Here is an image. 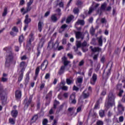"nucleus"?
Instances as JSON below:
<instances>
[{
    "instance_id": "nucleus-46",
    "label": "nucleus",
    "mask_w": 125,
    "mask_h": 125,
    "mask_svg": "<svg viewBox=\"0 0 125 125\" xmlns=\"http://www.w3.org/2000/svg\"><path fill=\"white\" fill-rule=\"evenodd\" d=\"M47 123H48L47 119H45L43 120V121L42 122V124H43V125H46L47 124Z\"/></svg>"
},
{
    "instance_id": "nucleus-7",
    "label": "nucleus",
    "mask_w": 125,
    "mask_h": 125,
    "mask_svg": "<svg viewBox=\"0 0 125 125\" xmlns=\"http://www.w3.org/2000/svg\"><path fill=\"white\" fill-rule=\"evenodd\" d=\"M75 98H76V96H75L74 94H72L70 96V101L71 103H72V104H76V103H77V101L75 99Z\"/></svg>"
},
{
    "instance_id": "nucleus-39",
    "label": "nucleus",
    "mask_w": 125,
    "mask_h": 125,
    "mask_svg": "<svg viewBox=\"0 0 125 125\" xmlns=\"http://www.w3.org/2000/svg\"><path fill=\"white\" fill-rule=\"evenodd\" d=\"M67 27H68V25H67V24H63L61 27V29H62V31H64V30H65V29H66Z\"/></svg>"
},
{
    "instance_id": "nucleus-58",
    "label": "nucleus",
    "mask_w": 125,
    "mask_h": 125,
    "mask_svg": "<svg viewBox=\"0 0 125 125\" xmlns=\"http://www.w3.org/2000/svg\"><path fill=\"white\" fill-rule=\"evenodd\" d=\"M119 122L122 123V122H124V117L121 116L119 117Z\"/></svg>"
},
{
    "instance_id": "nucleus-54",
    "label": "nucleus",
    "mask_w": 125,
    "mask_h": 125,
    "mask_svg": "<svg viewBox=\"0 0 125 125\" xmlns=\"http://www.w3.org/2000/svg\"><path fill=\"white\" fill-rule=\"evenodd\" d=\"M86 45H87V43L86 42L84 41L83 43H82V46L84 47V46H86ZM89 45V44L88 45V46Z\"/></svg>"
},
{
    "instance_id": "nucleus-56",
    "label": "nucleus",
    "mask_w": 125,
    "mask_h": 125,
    "mask_svg": "<svg viewBox=\"0 0 125 125\" xmlns=\"http://www.w3.org/2000/svg\"><path fill=\"white\" fill-rule=\"evenodd\" d=\"M25 3V0H21L20 2V5H23Z\"/></svg>"
},
{
    "instance_id": "nucleus-47",
    "label": "nucleus",
    "mask_w": 125,
    "mask_h": 125,
    "mask_svg": "<svg viewBox=\"0 0 125 125\" xmlns=\"http://www.w3.org/2000/svg\"><path fill=\"white\" fill-rule=\"evenodd\" d=\"M74 110H75V108L74 107H69L68 109V111L70 113H71V112H74Z\"/></svg>"
},
{
    "instance_id": "nucleus-4",
    "label": "nucleus",
    "mask_w": 125,
    "mask_h": 125,
    "mask_svg": "<svg viewBox=\"0 0 125 125\" xmlns=\"http://www.w3.org/2000/svg\"><path fill=\"white\" fill-rule=\"evenodd\" d=\"M26 1H27V6L26 8L25 9L26 11L24 12V13H28L29 11H30L32 9V8L31 7V5L32 3H33V1H34L33 0H26Z\"/></svg>"
},
{
    "instance_id": "nucleus-32",
    "label": "nucleus",
    "mask_w": 125,
    "mask_h": 125,
    "mask_svg": "<svg viewBox=\"0 0 125 125\" xmlns=\"http://www.w3.org/2000/svg\"><path fill=\"white\" fill-rule=\"evenodd\" d=\"M23 42H24V36H23V35H21L19 38V42L21 43Z\"/></svg>"
},
{
    "instance_id": "nucleus-37",
    "label": "nucleus",
    "mask_w": 125,
    "mask_h": 125,
    "mask_svg": "<svg viewBox=\"0 0 125 125\" xmlns=\"http://www.w3.org/2000/svg\"><path fill=\"white\" fill-rule=\"evenodd\" d=\"M76 45H77V47L78 48H79V47H81V46H82V44L81 42L77 41L76 42Z\"/></svg>"
},
{
    "instance_id": "nucleus-12",
    "label": "nucleus",
    "mask_w": 125,
    "mask_h": 125,
    "mask_svg": "<svg viewBox=\"0 0 125 125\" xmlns=\"http://www.w3.org/2000/svg\"><path fill=\"white\" fill-rule=\"evenodd\" d=\"M61 0H57L56 1V3L57 5H58L59 7H64V3L62 1H60Z\"/></svg>"
},
{
    "instance_id": "nucleus-10",
    "label": "nucleus",
    "mask_w": 125,
    "mask_h": 125,
    "mask_svg": "<svg viewBox=\"0 0 125 125\" xmlns=\"http://www.w3.org/2000/svg\"><path fill=\"white\" fill-rule=\"evenodd\" d=\"M28 101V102H27ZM32 102V98H30L29 100L28 101V98H26L24 100V103H25V107H28V106L31 104Z\"/></svg>"
},
{
    "instance_id": "nucleus-16",
    "label": "nucleus",
    "mask_w": 125,
    "mask_h": 125,
    "mask_svg": "<svg viewBox=\"0 0 125 125\" xmlns=\"http://www.w3.org/2000/svg\"><path fill=\"white\" fill-rule=\"evenodd\" d=\"M38 27L39 32H42V28H43V22L39 21Z\"/></svg>"
},
{
    "instance_id": "nucleus-22",
    "label": "nucleus",
    "mask_w": 125,
    "mask_h": 125,
    "mask_svg": "<svg viewBox=\"0 0 125 125\" xmlns=\"http://www.w3.org/2000/svg\"><path fill=\"white\" fill-rule=\"evenodd\" d=\"M17 115H18V111L17 110H14L12 111L11 115L13 118H16Z\"/></svg>"
},
{
    "instance_id": "nucleus-13",
    "label": "nucleus",
    "mask_w": 125,
    "mask_h": 125,
    "mask_svg": "<svg viewBox=\"0 0 125 125\" xmlns=\"http://www.w3.org/2000/svg\"><path fill=\"white\" fill-rule=\"evenodd\" d=\"M75 25H81V26H83V25H84V21L83 20H78L76 21Z\"/></svg>"
},
{
    "instance_id": "nucleus-55",
    "label": "nucleus",
    "mask_w": 125,
    "mask_h": 125,
    "mask_svg": "<svg viewBox=\"0 0 125 125\" xmlns=\"http://www.w3.org/2000/svg\"><path fill=\"white\" fill-rule=\"evenodd\" d=\"M83 64H84V61H83V60H82L80 62H79V66H83Z\"/></svg>"
},
{
    "instance_id": "nucleus-2",
    "label": "nucleus",
    "mask_w": 125,
    "mask_h": 125,
    "mask_svg": "<svg viewBox=\"0 0 125 125\" xmlns=\"http://www.w3.org/2000/svg\"><path fill=\"white\" fill-rule=\"evenodd\" d=\"M115 98H116V97L113 93H109L108 95V104L110 106L115 105Z\"/></svg>"
},
{
    "instance_id": "nucleus-25",
    "label": "nucleus",
    "mask_w": 125,
    "mask_h": 125,
    "mask_svg": "<svg viewBox=\"0 0 125 125\" xmlns=\"http://www.w3.org/2000/svg\"><path fill=\"white\" fill-rule=\"evenodd\" d=\"M25 66V63L24 62H22L20 65V67L21 69V71H22V70H23V72H24V67Z\"/></svg>"
},
{
    "instance_id": "nucleus-29",
    "label": "nucleus",
    "mask_w": 125,
    "mask_h": 125,
    "mask_svg": "<svg viewBox=\"0 0 125 125\" xmlns=\"http://www.w3.org/2000/svg\"><path fill=\"white\" fill-rule=\"evenodd\" d=\"M9 123H10L11 125H15V120L13 119V118H10L9 119Z\"/></svg>"
},
{
    "instance_id": "nucleus-33",
    "label": "nucleus",
    "mask_w": 125,
    "mask_h": 125,
    "mask_svg": "<svg viewBox=\"0 0 125 125\" xmlns=\"http://www.w3.org/2000/svg\"><path fill=\"white\" fill-rule=\"evenodd\" d=\"M21 13H22V15H24L26 14V13H25L26 9H25V8H21Z\"/></svg>"
},
{
    "instance_id": "nucleus-18",
    "label": "nucleus",
    "mask_w": 125,
    "mask_h": 125,
    "mask_svg": "<svg viewBox=\"0 0 125 125\" xmlns=\"http://www.w3.org/2000/svg\"><path fill=\"white\" fill-rule=\"evenodd\" d=\"M90 48H91V51L92 52H99L101 49L98 47H94L93 48L92 46H90Z\"/></svg>"
},
{
    "instance_id": "nucleus-64",
    "label": "nucleus",
    "mask_w": 125,
    "mask_h": 125,
    "mask_svg": "<svg viewBox=\"0 0 125 125\" xmlns=\"http://www.w3.org/2000/svg\"><path fill=\"white\" fill-rule=\"evenodd\" d=\"M52 125H57V120H54Z\"/></svg>"
},
{
    "instance_id": "nucleus-9",
    "label": "nucleus",
    "mask_w": 125,
    "mask_h": 125,
    "mask_svg": "<svg viewBox=\"0 0 125 125\" xmlns=\"http://www.w3.org/2000/svg\"><path fill=\"white\" fill-rule=\"evenodd\" d=\"M76 39H81L82 40H83V34L80 32H77L76 33Z\"/></svg>"
},
{
    "instance_id": "nucleus-5",
    "label": "nucleus",
    "mask_w": 125,
    "mask_h": 125,
    "mask_svg": "<svg viewBox=\"0 0 125 125\" xmlns=\"http://www.w3.org/2000/svg\"><path fill=\"white\" fill-rule=\"evenodd\" d=\"M47 65H48V61L45 60L43 61V63L41 64V69L42 71H44L45 69H46V67H47Z\"/></svg>"
},
{
    "instance_id": "nucleus-6",
    "label": "nucleus",
    "mask_w": 125,
    "mask_h": 125,
    "mask_svg": "<svg viewBox=\"0 0 125 125\" xmlns=\"http://www.w3.org/2000/svg\"><path fill=\"white\" fill-rule=\"evenodd\" d=\"M62 61L65 66H67V65H69V64L71 63V62L68 61V59L66 57H62Z\"/></svg>"
},
{
    "instance_id": "nucleus-36",
    "label": "nucleus",
    "mask_w": 125,
    "mask_h": 125,
    "mask_svg": "<svg viewBox=\"0 0 125 125\" xmlns=\"http://www.w3.org/2000/svg\"><path fill=\"white\" fill-rule=\"evenodd\" d=\"M94 32H95V30L94 28H93V27H91L90 29V33L92 35H94Z\"/></svg>"
},
{
    "instance_id": "nucleus-63",
    "label": "nucleus",
    "mask_w": 125,
    "mask_h": 125,
    "mask_svg": "<svg viewBox=\"0 0 125 125\" xmlns=\"http://www.w3.org/2000/svg\"><path fill=\"white\" fill-rule=\"evenodd\" d=\"M21 60H26V59H27V57L26 56H23L22 57H21Z\"/></svg>"
},
{
    "instance_id": "nucleus-1",
    "label": "nucleus",
    "mask_w": 125,
    "mask_h": 125,
    "mask_svg": "<svg viewBox=\"0 0 125 125\" xmlns=\"http://www.w3.org/2000/svg\"><path fill=\"white\" fill-rule=\"evenodd\" d=\"M58 46H59V42H58V40H57L55 43L53 42V40H51L48 43L47 48L49 49H52V48L55 49Z\"/></svg>"
},
{
    "instance_id": "nucleus-28",
    "label": "nucleus",
    "mask_w": 125,
    "mask_h": 125,
    "mask_svg": "<svg viewBox=\"0 0 125 125\" xmlns=\"http://www.w3.org/2000/svg\"><path fill=\"white\" fill-rule=\"evenodd\" d=\"M99 114L101 118H103L105 116V112H104V110H100L99 112Z\"/></svg>"
},
{
    "instance_id": "nucleus-61",
    "label": "nucleus",
    "mask_w": 125,
    "mask_h": 125,
    "mask_svg": "<svg viewBox=\"0 0 125 125\" xmlns=\"http://www.w3.org/2000/svg\"><path fill=\"white\" fill-rule=\"evenodd\" d=\"M86 90H87V92H89V93H90V92H91V90H92L91 87L89 86L88 89Z\"/></svg>"
},
{
    "instance_id": "nucleus-20",
    "label": "nucleus",
    "mask_w": 125,
    "mask_h": 125,
    "mask_svg": "<svg viewBox=\"0 0 125 125\" xmlns=\"http://www.w3.org/2000/svg\"><path fill=\"white\" fill-rule=\"evenodd\" d=\"M89 93L88 92H87V90H85L83 92V97L84 98H87V97H89Z\"/></svg>"
},
{
    "instance_id": "nucleus-62",
    "label": "nucleus",
    "mask_w": 125,
    "mask_h": 125,
    "mask_svg": "<svg viewBox=\"0 0 125 125\" xmlns=\"http://www.w3.org/2000/svg\"><path fill=\"white\" fill-rule=\"evenodd\" d=\"M50 77V75L49 73H47L45 76V79L46 80H47V79H49Z\"/></svg>"
},
{
    "instance_id": "nucleus-11",
    "label": "nucleus",
    "mask_w": 125,
    "mask_h": 125,
    "mask_svg": "<svg viewBox=\"0 0 125 125\" xmlns=\"http://www.w3.org/2000/svg\"><path fill=\"white\" fill-rule=\"evenodd\" d=\"M21 96L22 94L20 90H18L16 91L15 96L17 99H20V98H21Z\"/></svg>"
},
{
    "instance_id": "nucleus-49",
    "label": "nucleus",
    "mask_w": 125,
    "mask_h": 125,
    "mask_svg": "<svg viewBox=\"0 0 125 125\" xmlns=\"http://www.w3.org/2000/svg\"><path fill=\"white\" fill-rule=\"evenodd\" d=\"M62 90H68V87L67 86H62L61 87Z\"/></svg>"
},
{
    "instance_id": "nucleus-24",
    "label": "nucleus",
    "mask_w": 125,
    "mask_h": 125,
    "mask_svg": "<svg viewBox=\"0 0 125 125\" xmlns=\"http://www.w3.org/2000/svg\"><path fill=\"white\" fill-rule=\"evenodd\" d=\"M73 82L74 80H73L72 78L66 79V83H67L68 85L71 84V83H73Z\"/></svg>"
},
{
    "instance_id": "nucleus-8",
    "label": "nucleus",
    "mask_w": 125,
    "mask_h": 125,
    "mask_svg": "<svg viewBox=\"0 0 125 125\" xmlns=\"http://www.w3.org/2000/svg\"><path fill=\"white\" fill-rule=\"evenodd\" d=\"M97 80V75L95 74H94L93 75L92 79H91L90 83L91 84H94Z\"/></svg>"
},
{
    "instance_id": "nucleus-3",
    "label": "nucleus",
    "mask_w": 125,
    "mask_h": 125,
    "mask_svg": "<svg viewBox=\"0 0 125 125\" xmlns=\"http://www.w3.org/2000/svg\"><path fill=\"white\" fill-rule=\"evenodd\" d=\"M13 57L12 56V52L10 51L9 53H7V58L5 62V66L8 67L9 66V63L12 61Z\"/></svg>"
},
{
    "instance_id": "nucleus-60",
    "label": "nucleus",
    "mask_w": 125,
    "mask_h": 125,
    "mask_svg": "<svg viewBox=\"0 0 125 125\" xmlns=\"http://www.w3.org/2000/svg\"><path fill=\"white\" fill-rule=\"evenodd\" d=\"M123 93H124V90H120V92L118 94L119 96L120 97L122 96V94H123Z\"/></svg>"
},
{
    "instance_id": "nucleus-59",
    "label": "nucleus",
    "mask_w": 125,
    "mask_h": 125,
    "mask_svg": "<svg viewBox=\"0 0 125 125\" xmlns=\"http://www.w3.org/2000/svg\"><path fill=\"white\" fill-rule=\"evenodd\" d=\"M58 48V50H62V49H63L64 47H63V46H58L57 47Z\"/></svg>"
},
{
    "instance_id": "nucleus-14",
    "label": "nucleus",
    "mask_w": 125,
    "mask_h": 125,
    "mask_svg": "<svg viewBox=\"0 0 125 125\" xmlns=\"http://www.w3.org/2000/svg\"><path fill=\"white\" fill-rule=\"evenodd\" d=\"M31 22V19L29 18V15H26L25 17L24 23L25 24H28Z\"/></svg>"
},
{
    "instance_id": "nucleus-44",
    "label": "nucleus",
    "mask_w": 125,
    "mask_h": 125,
    "mask_svg": "<svg viewBox=\"0 0 125 125\" xmlns=\"http://www.w3.org/2000/svg\"><path fill=\"white\" fill-rule=\"evenodd\" d=\"M56 12L57 13H58V15H59V16H61V9H60V8H58L56 10Z\"/></svg>"
},
{
    "instance_id": "nucleus-17",
    "label": "nucleus",
    "mask_w": 125,
    "mask_h": 125,
    "mask_svg": "<svg viewBox=\"0 0 125 125\" xmlns=\"http://www.w3.org/2000/svg\"><path fill=\"white\" fill-rule=\"evenodd\" d=\"M23 69L21 70L19 72V76L18 78V81L19 82H21L23 79Z\"/></svg>"
},
{
    "instance_id": "nucleus-57",
    "label": "nucleus",
    "mask_w": 125,
    "mask_h": 125,
    "mask_svg": "<svg viewBox=\"0 0 125 125\" xmlns=\"http://www.w3.org/2000/svg\"><path fill=\"white\" fill-rule=\"evenodd\" d=\"M67 43V40L66 39H64L62 41V44H66Z\"/></svg>"
},
{
    "instance_id": "nucleus-35",
    "label": "nucleus",
    "mask_w": 125,
    "mask_h": 125,
    "mask_svg": "<svg viewBox=\"0 0 125 125\" xmlns=\"http://www.w3.org/2000/svg\"><path fill=\"white\" fill-rule=\"evenodd\" d=\"M42 46H43V40L42 39L41 41L39 43V48H40L42 47Z\"/></svg>"
},
{
    "instance_id": "nucleus-42",
    "label": "nucleus",
    "mask_w": 125,
    "mask_h": 125,
    "mask_svg": "<svg viewBox=\"0 0 125 125\" xmlns=\"http://www.w3.org/2000/svg\"><path fill=\"white\" fill-rule=\"evenodd\" d=\"M76 4L77 5H78V6H80V5H82L83 4V2L80 0H78L77 1Z\"/></svg>"
},
{
    "instance_id": "nucleus-43",
    "label": "nucleus",
    "mask_w": 125,
    "mask_h": 125,
    "mask_svg": "<svg viewBox=\"0 0 125 125\" xmlns=\"http://www.w3.org/2000/svg\"><path fill=\"white\" fill-rule=\"evenodd\" d=\"M32 121H34V122H36L38 120V116L37 115H35L31 119Z\"/></svg>"
},
{
    "instance_id": "nucleus-45",
    "label": "nucleus",
    "mask_w": 125,
    "mask_h": 125,
    "mask_svg": "<svg viewBox=\"0 0 125 125\" xmlns=\"http://www.w3.org/2000/svg\"><path fill=\"white\" fill-rule=\"evenodd\" d=\"M104 123H103V121H98L97 122V125H103Z\"/></svg>"
},
{
    "instance_id": "nucleus-38",
    "label": "nucleus",
    "mask_w": 125,
    "mask_h": 125,
    "mask_svg": "<svg viewBox=\"0 0 125 125\" xmlns=\"http://www.w3.org/2000/svg\"><path fill=\"white\" fill-rule=\"evenodd\" d=\"M7 81H8V78L3 77H2L1 82H2L3 83H6V82H7Z\"/></svg>"
},
{
    "instance_id": "nucleus-27",
    "label": "nucleus",
    "mask_w": 125,
    "mask_h": 125,
    "mask_svg": "<svg viewBox=\"0 0 125 125\" xmlns=\"http://www.w3.org/2000/svg\"><path fill=\"white\" fill-rule=\"evenodd\" d=\"M65 68H66V66L65 65H63L61 67L60 70V74H63L64 73V71L65 70Z\"/></svg>"
},
{
    "instance_id": "nucleus-50",
    "label": "nucleus",
    "mask_w": 125,
    "mask_h": 125,
    "mask_svg": "<svg viewBox=\"0 0 125 125\" xmlns=\"http://www.w3.org/2000/svg\"><path fill=\"white\" fill-rule=\"evenodd\" d=\"M12 31H13V32H16V33H18V28L15 26L12 28Z\"/></svg>"
},
{
    "instance_id": "nucleus-15",
    "label": "nucleus",
    "mask_w": 125,
    "mask_h": 125,
    "mask_svg": "<svg viewBox=\"0 0 125 125\" xmlns=\"http://www.w3.org/2000/svg\"><path fill=\"white\" fill-rule=\"evenodd\" d=\"M34 41V36L33 35V34H31L29 36V40L27 42V44L28 45H31V43L32 42Z\"/></svg>"
},
{
    "instance_id": "nucleus-21",
    "label": "nucleus",
    "mask_w": 125,
    "mask_h": 125,
    "mask_svg": "<svg viewBox=\"0 0 125 125\" xmlns=\"http://www.w3.org/2000/svg\"><path fill=\"white\" fill-rule=\"evenodd\" d=\"M56 15L57 14H53L51 16V19L52 22H56V21H57L58 19H57V17H56Z\"/></svg>"
},
{
    "instance_id": "nucleus-34",
    "label": "nucleus",
    "mask_w": 125,
    "mask_h": 125,
    "mask_svg": "<svg viewBox=\"0 0 125 125\" xmlns=\"http://www.w3.org/2000/svg\"><path fill=\"white\" fill-rule=\"evenodd\" d=\"M39 73H40V67H37L35 70V75L36 76H38L39 75Z\"/></svg>"
},
{
    "instance_id": "nucleus-52",
    "label": "nucleus",
    "mask_w": 125,
    "mask_h": 125,
    "mask_svg": "<svg viewBox=\"0 0 125 125\" xmlns=\"http://www.w3.org/2000/svg\"><path fill=\"white\" fill-rule=\"evenodd\" d=\"M92 71H93V69L92 68H90L89 70V72H88V76H89L90 77L91 76V75L92 74Z\"/></svg>"
},
{
    "instance_id": "nucleus-48",
    "label": "nucleus",
    "mask_w": 125,
    "mask_h": 125,
    "mask_svg": "<svg viewBox=\"0 0 125 125\" xmlns=\"http://www.w3.org/2000/svg\"><path fill=\"white\" fill-rule=\"evenodd\" d=\"M101 22L102 23H106L107 21H106V19H105L104 18L101 19Z\"/></svg>"
},
{
    "instance_id": "nucleus-26",
    "label": "nucleus",
    "mask_w": 125,
    "mask_h": 125,
    "mask_svg": "<svg viewBox=\"0 0 125 125\" xmlns=\"http://www.w3.org/2000/svg\"><path fill=\"white\" fill-rule=\"evenodd\" d=\"M106 6H107V3L104 2L102 4L101 9L104 11L106 10Z\"/></svg>"
},
{
    "instance_id": "nucleus-41",
    "label": "nucleus",
    "mask_w": 125,
    "mask_h": 125,
    "mask_svg": "<svg viewBox=\"0 0 125 125\" xmlns=\"http://www.w3.org/2000/svg\"><path fill=\"white\" fill-rule=\"evenodd\" d=\"M59 104V102L55 100L54 104V108L55 109L56 108V106Z\"/></svg>"
},
{
    "instance_id": "nucleus-53",
    "label": "nucleus",
    "mask_w": 125,
    "mask_h": 125,
    "mask_svg": "<svg viewBox=\"0 0 125 125\" xmlns=\"http://www.w3.org/2000/svg\"><path fill=\"white\" fill-rule=\"evenodd\" d=\"M94 9V8L91 7L89 8V10L88 11V14H90V13H91L92 12V11H93V10Z\"/></svg>"
},
{
    "instance_id": "nucleus-40",
    "label": "nucleus",
    "mask_w": 125,
    "mask_h": 125,
    "mask_svg": "<svg viewBox=\"0 0 125 125\" xmlns=\"http://www.w3.org/2000/svg\"><path fill=\"white\" fill-rule=\"evenodd\" d=\"M73 12L75 14H78L79 13V8H75L73 10Z\"/></svg>"
},
{
    "instance_id": "nucleus-19",
    "label": "nucleus",
    "mask_w": 125,
    "mask_h": 125,
    "mask_svg": "<svg viewBox=\"0 0 125 125\" xmlns=\"http://www.w3.org/2000/svg\"><path fill=\"white\" fill-rule=\"evenodd\" d=\"M118 109L119 112H123V111H124L125 110L124 106H123V105L121 104L120 103L118 104Z\"/></svg>"
},
{
    "instance_id": "nucleus-23",
    "label": "nucleus",
    "mask_w": 125,
    "mask_h": 125,
    "mask_svg": "<svg viewBox=\"0 0 125 125\" xmlns=\"http://www.w3.org/2000/svg\"><path fill=\"white\" fill-rule=\"evenodd\" d=\"M74 19V16H69L66 19V23H70Z\"/></svg>"
},
{
    "instance_id": "nucleus-31",
    "label": "nucleus",
    "mask_w": 125,
    "mask_h": 125,
    "mask_svg": "<svg viewBox=\"0 0 125 125\" xmlns=\"http://www.w3.org/2000/svg\"><path fill=\"white\" fill-rule=\"evenodd\" d=\"M98 42L99 43V45L101 46L103 42V41H102V37H101L98 39Z\"/></svg>"
},
{
    "instance_id": "nucleus-30",
    "label": "nucleus",
    "mask_w": 125,
    "mask_h": 125,
    "mask_svg": "<svg viewBox=\"0 0 125 125\" xmlns=\"http://www.w3.org/2000/svg\"><path fill=\"white\" fill-rule=\"evenodd\" d=\"M7 14V8L5 7L4 9V12L2 13V16L4 17Z\"/></svg>"
},
{
    "instance_id": "nucleus-51",
    "label": "nucleus",
    "mask_w": 125,
    "mask_h": 125,
    "mask_svg": "<svg viewBox=\"0 0 125 125\" xmlns=\"http://www.w3.org/2000/svg\"><path fill=\"white\" fill-rule=\"evenodd\" d=\"M77 82H78V83H83V78H78L77 79Z\"/></svg>"
}]
</instances>
